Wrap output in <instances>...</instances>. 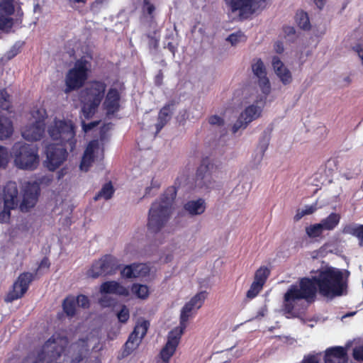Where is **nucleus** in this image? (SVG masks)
<instances>
[{
    "label": "nucleus",
    "instance_id": "864d4df0",
    "mask_svg": "<svg viewBox=\"0 0 363 363\" xmlns=\"http://www.w3.org/2000/svg\"><path fill=\"white\" fill-rule=\"evenodd\" d=\"M76 304L78 306L82 307V308H86L89 306V299L88 298L84 295H79L76 300Z\"/></svg>",
    "mask_w": 363,
    "mask_h": 363
},
{
    "label": "nucleus",
    "instance_id": "e433bc0d",
    "mask_svg": "<svg viewBox=\"0 0 363 363\" xmlns=\"http://www.w3.org/2000/svg\"><path fill=\"white\" fill-rule=\"evenodd\" d=\"M91 167V142H89L86 145V148L84 152V156L82 159V162L79 168L82 171L88 172Z\"/></svg>",
    "mask_w": 363,
    "mask_h": 363
},
{
    "label": "nucleus",
    "instance_id": "13d9d810",
    "mask_svg": "<svg viewBox=\"0 0 363 363\" xmlns=\"http://www.w3.org/2000/svg\"><path fill=\"white\" fill-rule=\"evenodd\" d=\"M353 356L356 360L363 361V345L354 350Z\"/></svg>",
    "mask_w": 363,
    "mask_h": 363
},
{
    "label": "nucleus",
    "instance_id": "f704fd0d",
    "mask_svg": "<svg viewBox=\"0 0 363 363\" xmlns=\"http://www.w3.org/2000/svg\"><path fill=\"white\" fill-rule=\"evenodd\" d=\"M296 21L299 28L303 30H308L311 28L309 17L306 12L303 11H298L296 14Z\"/></svg>",
    "mask_w": 363,
    "mask_h": 363
},
{
    "label": "nucleus",
    "instance_id": "a878e982",
    "mask_svg": "<svg viewBox=\"0 0 363 363\" xmlns=\"http://www.w3.org/2000/svg\"><path fill=\"white\" fill-rule=\"evenodd\" d=\"M342 233L357 238L359 241V245L363 247V224H347L343 226Z\"/></svg>",
    "mask_w": 363,
    "mask_h": 363
},
{
    "label": "nucleus",
    "instance_id": "6e6552de",
    "mask_svg": "<svg viewBox=\"0 0 363 363\" xmlns=\"http://www.w3.org/2000/svg\"><path fill=\"white\" fill-rule=\"evenodd\" d=\"M217 167L212 162L208 157L202 159L198 167L194 177V189H211L215 182L213 173Z\"/></svg>",
    "mask_w": 363,
    "mask_h": 363
},
{
    "label": "nucleus",
    "instance_id": "393cba45",
    "mask_svg": "<svg viewBox=\"0 0 363 363\" xmlns=\"http://www.w3.org/2000/svg\"><path fill=\"white\" fill-rule=\"evenodd\" d=\"M206 208V203L203 199L191 200L184 205V209L191 216L201 215Z\"/></svg>",
    "mask_w": 363,
    "mask_h": 363
},
{
    "label": "nucleus",
    "instance_id": "ea45409f",
    "mask_svg": "<svg viewBox=\"0 0 363 363\" xmlns=\"http://www.w3.org/2000/svg\"><path fill=\"white\" fill-rule=\"evenodd\" d=\"M317 210V203H314L310 206H306L301 211H298L294 216V220L296 221L301 219L304 216L311 215L313 213Z\"/></svg>",
    "mask_w": 363,
    "mask_h": 363
},
{
    "label": "nucleus",
    "instance_id": "774afa93",
    "mask_svg": "<svg viewBox=\"0 0 363 363\" xmlns=\"http://www.w3.org/2000/svg\"><path fill=\"white\" fill-rule=\"evenodd\" d=\"M151 39H152V40H154V41H155L154 47H155V48H157L158 47V45H159V41H158V40H157V39H154L152 37H151Z\"/></svg>",
    "mask_w": 363,
    "mask_h": 363
},
{
    "label": "nucleus",
    "instance_id": "dca6fc26",
    "mask_svg": "<svg viewBox=\"0 0 363 363\" xmlns=\"http://www.w3.org/2000/svg\"><path fill=\"white\" fill-rule=\"evenodd\" d=\"M39 190V184L36 182H28L25 184L23 199L20 206L22 211H28L29 208L35 206Z\"/></svg>",
    "mask_w": 363,
    "mask_h": 363
},
{
    "label": "nucleus",
    "instance_id": "7ed1b4c3",
    "mask_svg": "<svg viewBox=\"0 0 363 363\" xmlns=\"http://www.w3.org/2000/svg\"><path fill=\"white\" fill-rule=\"evenodd\" d=\"M314 278L318 292L323 296H340L347 291V281L339 269L329 267L318 269Z\"/></svg>",
    "mask_w": 363,
    "mask_h": 363
},
{
    "label": "nucleus",
    "instance_id": "69168bd1",
    "mask_svg": "<svg viewBox=\"0 0 363 363\" xmlns=\"http://www.w3.org/2000/svg\"><path fill=\"white\" fill-rule=\"evenodd\" d=\"M167 48H168V50L173 54L174 55L175 54V52L177 50V48L176 47L174 46V45L173 44V43L172 42H169L167 43Z\"/></svg>",
    "mask_w": 363,
    "mask_h": 363
},
{
    "label": "nucleus",
    "instance_id": "0e129e2a",
    "mask_svg": "<svg viewBox=\"0 0 363 363\" xmlns=\"http://www.w3.org/2000/svg\"><path fill=\"white\" fill-rule=\"evenodd\" d=\"M303 363H318L317 359L314 356H311L305 359Z\"/></svg>",
    "mask_w": 363,
    "mask_h": 363
},
{
    "label": "nucleus",
    "instance_id": "a211bd4d",
    "mask_svg": "<svg viewBox=\"0 0 363 363\" xmlns=\"http://www.w3.org/2000/svg\"><path fill=\"white\" fill-rule=\"evenodd\" d=\"M273 69L284 85H288L292 82V74L290 70L285 67L278 56H274L272 61Z\"/></svg>",
    "mask_w": 363,
    "mask_h": 363
},
{
    "label": "nucleus",
    "instance_id": "6ab92c4d",
    "mask_svg": "<svg viewBox=\"0 0 363 363\" xmlns=\"http://www.w3.org/2000/svg\"><path fill=\"white\" fill-rule=\"evenodd\" d=\"M273 69L284 85H288L292 82V74L290 70L285 67L278 56H274L272 61Z\"/></svg>",
    "mask_w": 363,
    "mask_h": 363
},
{
    "label": "nucleus",
    "instance_id": "58836bf2",
    "mask_svg": "<svg viewBox=\"0 0 363 363\" xmlns=\"http://www.w3.org/2000/svg\"><path fill=\"white\" fill-rule=\"evenodd\" d=\"M323 231L324 230L320 223L310 225L309 226L306 228V233L307 235L311 238L320 237Z\"/></svg>",
    "mask_w": 363,
    "mask_h": 363
},
{
    "label": "nucleus",
    "instance_id": "680f3d73",
    "mask_svg": "<svg viewBox=\"0 0 363 363\" xmlns=\"http://www.w3.org/2000/svg\"><path fill=\"white\" fill-rule=\"evenodd\" d=\"M274 47L277 53L281 54L284 50L283 43L281 41L276 42Z\"/></svg>",
    "mask_w": 363,
    "mask_h": 363
},
{
    "label": "nucleus",
    "instance_id": "473e14b6",
    "mask_svg": "<svg viewBox=\"0 0 363 363\" xmlns=\"http://www.w3.org/2000/svg\"><path fill=\"white\" fill-rule=\"evenodd\" d=\"M269 275V269L265 266H262L256 270L253 281L260 284L264 286Z\"/></svg>",
    "mask_w": 363,
    "mask_h": 363
},
{
    "label": "nucleus",
    "instance_id": "3c124183",
    "mask_svg": "<svg viewBox=\"0 0 363 363\" xmlns=\"http://www.w3.org/2000/svg\"><path fill=\"white\" fill-rule=\"evenodd\" d=\"M99 303L104 308L111 307L116 304V300L105 294L99 299Z\"/></svg>",
    "mask_w": 363,
    "mask_h": 363
},
{
    "label": "nucleus",
    "instance_id": "f257e3e1",
    "mask_svg": "<svg viewBox=\"0 0 363 363\" xmlns=\"http://www.w3.org/2000/svg\"><path fill=\"white\" fill-rule=\"evenodd\" d=\"M206 291H200L186 303L181 311L179 326L172 329L168 334L167 341L160 352L161 360L157 363H169L179 344L181 337L186 328L187 322L194 309H199L206 298Z\"/></svg>",
    "mask_w": 363,
    "mask_h": 363
},
{
    "label": "nucleus",
    "instance_id": "4468645a",
    "mask_svg": "<svg viewBox=\"0 0 363 363\" xmlns=\"http://www.w3.org/2000/svg\"><path fill=\"white\" fill-rule=\"evenodd\" d=\"M261 113L262 108L256 105L252 104L246 107L233 125V133H236L241 128H246L249 123L261 116Z\"/></svg>",
    "mask_w": 363,
    "mask_h": 363
},
{
    "label": "nucleus",
    "instance_id": "c03bdc74",
    "mask_svg": "<svg viewBox=\"0 0 363 363\" xmlns=\"http://www.w3.org/2000/svg\"><path fill=\"white\" fill-rule=\"evenodd\" d=\"M263 286L257 282L252 281L249 290L246 293V296L249 299L255 298L262 290Z\"/></svg>",
    "mask_w": 363,
    "mask_h": 363
},
{
    "label": "nucleus",
    "instance_id": "4be33fe9",
    "mask_svg": "<svg viewBox=\"0 0 363 363\" xmlns=\"http://www.w3.org/2000/svg\"><path fill=\"white\" fill-rule=\"evenodd\" d=\"M106 89V84L104 82L92 80V115L104 99Z\"/></svg>",
    "mask_w": 363,
    "mask_h": 363
},
{
    "label": "nucleus",
    "instance_id": "f8f14e48",
    "mask_svg": "<svg viewBox=\"0 0 363 363\" xmlns=\"http://www.w3.org/2000/svg\"><path fill=\"white\" fill-rule=\"evenodd\" d=\"M68 145L50 144L46 147V163L50 171H55L67 159Z\"/></svg>",
    "mask_w": 363,
    "mask_h": 363
},
{
    "label": "nucleus",
    "instance_id": "aec40b11",
    "mask_svg": "<svg viewBox=\"0 0 363 363\" xmlns=\"http://www.w3.org/2000/svg\"><path fill=\"white\" fill-rule=\"evenodd\" d=\"M99 291L101 294H116L125 297L130 295L128 289L116 281H107L102 283Z\"/></svg>",
    "mask_w": 363,
    "mask_h": 363
},
{
    "label": "nucleus",
    "instance_id": "338daca9",
    "mask_svg": "<svg viewBox=\"0 0 363 363\" xmlns=\"http://www.w3.org/2000/svg\"><path fill=\"white\" fill-rule=\"evenodd\" d=\"M314 3L319 9H322L325 5V0H314Z\"/></svg>",
    "mask_w": 363,
    "mask_h": 363
},
{
    "label": "nucleus",
    "instance_id": "49530a36",
    "mask_svg": "<svg viewBox=\"0 0 363 363\" xmlns=\"http://www.w3.org/2000/svg\"><path fill=\"white\" fill-rule=\"evenodd\" d=\"M142 10L144 13L152 18L153 13L155 11V6L150 0H143Z\"/></svg>",
    "mask_w": 363,
    "mask_h": 363
},
{
    "label": "nucleus",
    "instance_id": "1a4fd4ad",
    "mask_svg": "<svg viewBox=\"0 0 363 363\" xmlns=\"http://www.w3.org/2000/svg\"><path fill=\"white\" fill-rule=\"evenodd\" d=\"M45 111L43 108L33 111V120L22 130L23 138L28 141L40 140L45 132Z\"/></svg>",
    "mask_w": 363,
    "mask_h": 363
},
{
    "label": "nucleus",
    "instance_id": "6e6d98bb",
    "mask_svg": "<svg viewBox=\"0 0 363 363\" xmlns=\"http://www.w3.org/2000/svg\"><path fill=\"white\" fill-rule=\"evenodd\" d=\"M161 186V184L160 182L157 181V180H155L154 179H152L151 181V184H150V186H147L146 189H145V195L144 196H148L150 195V193H151V190L152 189H159L160 187Z\"/></svg>",
    "mask_w": 363,
    "mask_h": 363
},
{
    "label": "nucleus",
    "instance_id": "f03ea898",
    "mask_svg": "<svg viewBox=\"0 0 363 363\" xmlns=\"http://www.w3.org/2000/svg\"><path fill=\"white\" fill-rule=\"evenodd\" d=\"M177 193L174 186H169L161 196L160 201L154 202L149 210L147 228L152 233L161 230L167 222L172 203Z\"/></svg>",
    "mask_w": 363,
    "mask_h": 363
},
{
    "label": "nucleus",
    "instance_id": "0eeeda50",
    "mask_svg": "<svg viewBox=\"0 0 363 363\" xmlns=\"http://www.w3.org/2000/svg\"><path fill=\"white\" fill-rule=\"evenodd\" d=\"M99 121H92V164L100 163L104 158V145L109 140V131L113 124L111 122L104 123L99 130L96 126Z\"/></svg>",
    "mask_w": 363,
    "mask_h": 363
},
{
    "label": "nucleus",
    "instance_id": "79ce46f5",
    "mask_svg": "<svg viewBox=\"0 0 363 363\" xmlns=\"http://www.w3.org/2000/svg\"><path fill=\"white\" fill-rule=\"evenodd\" d=\"M269 142V137L267 135V133L264 132L263 134V136L260 138L259 145H258V149L259 150L260 154L259 156V161L262 160L265 151L268 148Z\"/></svg>",
    "mask_w": 363,
    "mask_h": 363
},
{
    "label": "nucleus",
    "instance_id": "052dcab7",
    "mask_svg": "<svg viewBox=\"0 0 363 363\" xmlns=\"http://www.w3.org/2000/svg\"><path fill=\"white\" fill-rule=\"evenodd\" d=\"M283 31L284 34H286V35H294L296 33L295 28L293 26H284L283 27Z\"/></svg>",
    "mask_w": 363,
    "mask_h": 363
},
{
    "label": "nucleus",
    "instance_id": "b1692460",
    "mask_svg": "<svg viewBox=\"0 0 363 363\" xmlns=\"http://www.w3.org/2000/svg\"><path fill=\"white\" fill-rule=\"evenodd\" d=\"M118 260L111 255H106L101 259V271L105 274H113L120 268Z\"/></svg>",
    "mask_w": 363,
    "mask_h": 363
},
{
    "label": "nucleus",
    "instance_id": "72a5a7b5",
    "mask_svg": "<svg viewBox=\"0 0 363 363\" xmlns=\"http://www.w3.org/2000/svg\"><path fill=\"white\" fill-rule=\"evenodd\" d=\"M82 115H81V120H82V128L84 132H88L89 130H91V122L86 123L85 120H89L91 115V103H86L84 104L83 107L82 108Z\"/></svg>",
    "mask_w": 363,
    "mask_h": 363
},
{
    "label": "nucleus",
    "instance_id": "5701e85b",
    "mask_svg": "<svg viewBox=\"0 0 363 363\" xmlns=\"http://www.w3.org/2000/svg\"><path fill=\"white\" fill-rule=\"evenodd\" d=\"M89 344L87 340H80L72 345V350L76 352L71 363H86L89 354Z\"/></svg>",
    "mask_w": 363,
    "mask_h": 363
},
{
    "label": "nucleus",
    "instance_id": "ddd939ff",
    "mask_svg": "<svg viewBox=\"0 0 363 363\" xmlns=\"http://www.w3.org/2000/svg\"><path fill=\"white\" fill-rule=\"evenodd\" d=\"M34 278V274L31 273H23L21 274L16 281L13 285V289L11 291L6 297L5 301L6 302H12L13 301L20 298L27 291L28 286Z\"/></svg>",
    "mask_w": 363,
    "mask_h": 363
},
{
    "label": "nucleus",
    "instance_id": "bf43d9fd",
    "mask_svg": "<svg viewBox=\"0 0 363 363\" xmlns=\"http://www.w3.org/2000/svg\"><path fill=\"white\" fill-rule=\"evenodd\" d=\"M352 49L358 54L363 65V45L361 44H357L352 48Z\"/></svg>",
    "mask_w": 363,
    "mask_h": 363
},
{
    "label": "nucleus",
    "instance_id": "9b49d317",
    "mask_svg": "<svg viewBox=\"0 0 363 363\" xmlns=\"http://www.w3.org/2000/svg\"><path fill=\"white\" fill-rule=\"evenodd\" d=\"M86 63V61H77L74 67L69 71L65 79L66 93L82 86L87 77Z\"/></svg>",
    "mask_w": 363,
    "mask_h": 363
},
{
    "label": "nucleus",
    "instance_id": "2f4dec72",
    "mask_svg": "<svg viewBox=\"0 0 363 363\" xmlns=\"http://www.w3.org/2000/svg\"><path fill=\"white\" fill-rule=\"evenodd\" d=\"M115 189L113 186L112 182L111 181L108 182L102 186L101 190L94 197V199L95 201H97L101 199H103L106 201L109 200L112 198Z\"/></svg>",
    "mask_w": 363,
    "mask_h": 363
},
{
    "label": "nucleus",
    "instance_id": "a19ab883",
    "mask_svg": "<svg viewBox=\"0 0 363 363\" xmlns=\"http://www.w3.org/2000/svg\"><path fill=\"white\" fill-rule=\"evenodd\" d=\"M149 326V321L144 320L142 322L138 323L135 325L133 329V332L138 335L140 337V338H143L147 332Z\"/></svg>",
    "mask_w": 363,
    "mask_h": 363
},
{
    "label": "nucleus",
    "instance_id": "8fccbe9b",
    "mask_svg": "<svg viewBox=\"0 0 363 363\" xmlns=\"http://www.w3.org/2000/svg\"><path fill=\"white\" fill-rule=\"evenodd\" d=\"M0 106L5 110H8L10 106L9 95L5 90L0 91Z\"/></svg>",
    "mask_w": 363,
    "mask_h": 363
},
{
    "label": "nucleus",
    "instance_id": "e2e57ef3",
    "mask_svg": "<svg viewBox=\"0 0 363 363\" xmlns=\"http://www.w3.org/2000/svg\"><path fill=\"white\" fill-rule=\"evenodd\" d=\"M50 266V262L49 259L47 257H45L41 261L39 267L40 268H48Z\"/></svg>",
    "mask_w": 363,
    "mask_h": 363
},
{
    "label": "nucleus",
    "instance_id": "c9c22d12",
    "mask_svg": "<svg viewBox=\"0 0 363 363\" xmlns=\"http://www.w3.org/2000/svg\"><path fill=\"white\" fill-rule=\"evenodd\" d=\"M131 291L138 298L141 299H146L149 296V288L144 284H133Z\"/></svg>",
    "mask_w": 363,
    "mask_h": 363
},
{
    "label": "nucleus",
    "instance_id": "de8ad7c7",
    "mask_svg": "<svg viewBox=\"0 0 363 363\" xmlns=\"http://www.w3.org/2000/svg\"><path fill=\"white\" fill-rule=\"evenodd\" d=\"M117 318L119 320V322L122 323H125L129 318H130V313L128 308L126 307V306L123 305L121 307V309L120 311L117 313Z\"/></svg>",
    "mask_w": 363,
    "mask_h": 363
},
{
    "label": "nucleus",
    "instance_id": "4d7b16f0",
    "mask_svg": "<svg viewBox=\"0 0 363 363\" xmlns=\"http://www.w3.org/2000/svg\"><path fill=\"white\" fill-rule=\"evenodd\" d=\"M12 26L11 19L0 16V29H7Z\"/></svg>",
    "mask_w": 363,
    "mask_h": 363
},
{
    "label": "nucleus",
    "instance_id": "cd10ccee",
    "mask_svg": "<svg viewBox=\"0 0 363 363\" xmlns=\"http://www.w3.org/2000/svg\"><path fill=\"white\" fill-rule=\"evenodd\" d=\"M171 118V109L170 105H165L163 106L159 113L157 117V123L155 124L156 127V133L160 132V130L163 128V127L169 122Z\"/></svg>",
    "mask_w": 363,
    "mask_h": 363
},
{
    "label": "nucleus",
    "instance_id": "c85d7f7f",
    "mask_svg": "<svg viewBox=\"0 0 363 363\" xmlns=\"http://www.w3.org/2000/svg\"><path fill=\"white\" fill-rule=\"evenodd\" d=\"M340 218L341 217L339 213H331L325 218L322 219L320 223L323 230L331 231L338 225Z\"/></svg>",
    "mask_w": 363,
    "mask_h": 363
},
{
    "label": "nucleus",
    "instance_id": "09e8293b",
    "mask_svg": "<svg viewBox=\"0 0 363 363\" xmlns=\"http://www.w3.org/2000/svg\"><path fill=\"white\" fill-rule=\"evenodd\" d=\"M9 162V152L7 149L0 146V169H5Z\"/></svg>",
    "mask_w": 363,
    "mask_h": 363
},
{
    "label": "nucleus",
    "instance_id": "bb28decb",
    "mask_svg": "<svg viewBox=\"0 0 363 363\" xmlns=\"http://www.w3.org/2000/svg\"><path fill=\"white\" fill-rule=\"evenodd\" d=\"M143 269H147L143 264H132L123 267L121 272V276L125 278H136L143 274L142 273Z\"/></svg>",
    "mask_w": 363,
    "mask_h": 363
},
{
    "label": "nucleus",
    "instance_id": "9d476101",
    "mask_svg": "<svg viewBox=\"0 0 363 363\" xmlns=\"http://www.w3.org/2000/svg\"><path fill=\"white\" fill-rule=\"evenodd\" d=\"M229 11L239 12L241 18H247L257 9L262 7L266 0H224Z\"/></svg>",
    "mask_w": 363,
    "mask_h": 363
},
{
    "label": "nucleus",
    "instance_id": "423d86ee",
    "mask_svg": "<svg viewBox=\"0 0 363 363\" xmlns=\"http://www.w3.org/2000/svg\"><path fill=\"white\" fill-rule=\"evenodd\" d=\"M50 137L59 144L68 145L72 151L75 147V131L73 123L69 120H54L48 128Z\"/></svg>",
    "mask_w": 363,
    "mask_h": 363
},
{
    "label": "nucleus",
    "instance_id": "2eb2a0df",
    "mask_svg": "<svg viewBox=\"0 0 363 363\" xmlns=\"http://www.w3.org/2000/svg\"><path fill=\"white\" fill-rule=\"evenodd\" d=\"M121 94L116 88H110L102 104L108 118L111 117L120 110Z\"/></svg>",
    "mask_w": 363,
    "mask_h": 363
},
{
    "label": "nucleus",
    "instance_id": "20e7f679",
    "mask_svg": "<svg viewBox=\"0 0 363 363\" xmlns=\"http://www.w3.org/2000/svg\"><path fill=\"white\" fill-rule=\"evenodd\" d=\"M318 291L314 276L303 277L299 280V285L292 284L284 296L283 308L285 313H292L296 301L304 299L308 302L313 301Z\"/></svg>",
    "mask_w": 363,
    "mask_h": 363
},
{
    "label": "nucleus",
    "instance_id": "412c9836",
    "mask_svg": "<svg viewBox=\"0 0 363 363\" xmlns=\"http://www.w3.org/2000/svg\"><path fill=\"white\" fill-rule=\"evenodd\" d=\"M325 363H347V354L346 350L342 347H333L326 350Z\"/></svg>",
    "mask_w": 363,
    "mask_h": 363
},
{
    "label": "nucleus",
    "instance_id": "c756f323",
    "mask_svg": "<svg viewBox=\"0 0 363 363\" xmlns=\"http://www.w3.org/2000/svg\"><path fill=\"white\" fill-rule=\"evenodd\" d=\"M140 337L133 331L130 334L128 340L124 345L123 354L128 355L134 350H135L140 345L141 340Z\"/></svg>",
    "mask_w": 363,
    "mask_h": 363
},
{
    "label": "nucleus",
    "instance_id": "603ef678",
    "mask_svg": "<svg viewBox=\"0 0 363 363\" xmlns=\"http://www.w3.org/2000/svg\"><path fill=\"white\" fill-rule=\"evenodd\" d=\"M208 123L211 124V125H218V126H222L224 125V120L223 118L217 116V115H213V116H211L209 118H208Z\"/></svg>",
    "mask_w": 363,
    "mask_h": 363
},
{
    "label": "nucleus",
    "instance_id": "f3484780",
    "mask_svg": "<svg viewBox=\"0 0 363 363\" xmlns=\"http://www.w3.org/2000/svg\"><path fill=\"white\" fill-rule=\"evenodd\" d=\"M252 69L253 74L258 78V84L262 92L268 95L271 91V84L267 76L266 67L260 58L252 64Z\"/></svg>",
    "mask_w": 363,
    "mask_h": 363
},
{
    "label": "nucleus",
    "instance_id": "4c0bfd02",
    "mask_svg": "<svg viewBox=\"0 0 363 363\" xmlns=\"http://www.w3.org/2000/svg\"><path fill=\"white\" fill-rule=\"evenodd\" d=\"M76 301L74 298H67L64 300L62 306L65 313L69 317H72L76 312Z\"/></svg>",
    "mask_w": 363,
    "mask_h": 363
},
{
    "label": "nucleus",
    "instance_id": "39448f33",
    "mask_svg": "<svg viewBox=\"0 0 363 363\" xmlns=\"http://www.w3.org/2000/svg\"><path fill=\"white\" fill-rule=\"evenodd\" d=\"M15 165L21 169L33 170L39 164L38 149L35 145L16 143L12 148Z\"/></svg>",
    "mask_w": 363,
    "mask_h": 363
},
{
    "label": "nucleus",
    "instance_id": "a18cd8bd",
    "mask_svg": "<svg viewBox=\"0 0 363 363\" xmlns=\"http://www.w3.org/2000/svg\"><path fill=\"white\" fill-rule=\"evenodd\" d=\"M14 11L13 0H0V11L6 15H11Z\"/></svg>",
    "mask_w": 363,
    "mask_h": 363
},
{
    "label": "nucleus",
    "instance_id": "5fc2aeb1",
    "mask_svg": "<svg viewBox=\"0 0 363 363\" xmlns=\"http://www.w3.org/2000/svg\"><path fill=\"white\" fill-rule=\"evenodd\" d=\"M21 45L18 43L15 44L11 50L7 52L6 56L7 59L11 60L20 51Z\"/></svg>",
    "mask_w": 363,
    "mask_h": 363
},
{
    "label": "nucleus",
    "instance_id": "7c9ffc66",
    "mask_svg": "<svg viewBox=\"0 0 363 363\" xmlns=\"http://www.w3.org/2000/svg\"><path fill=\"white\" fill-rule=\"evenodd\" d=\"M13 133L11 121L0 113V139L9 138Z\"/></svg>",
    "mask_w": 363,
    "mask_h": 363
},
{
    "label": "nucleus",
    "instance_id": "37998d69",
    "mask_svg": "<svg viewBox=\"0 0 363 363\" xmlns=\"http://www.w3.org/2000/svg\"><path fill=\"white\" fill-rule=\"evenodd\" d=\"M246 40V35L241 31L233 33L227 38V40L229 41L232 45H236L240 42H245Z\"/></svg>",
    "mask_w": 363,
    "mask_h": 363
}]
</instances>
